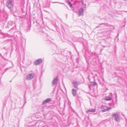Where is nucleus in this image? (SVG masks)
I'll use <instances>...</instances> for the list:
<instances>
[{
    "label": "nucleus",
    "mask_w": 127,
    "mask_h": 127,
    "mask_svg": "<svg viewBox=\"0 0 127 127\" xmlns=\"http://www.w3.org/2000/svg\"><path fill=\"white\" fill-rule=\"evenodd\" d=\"M72 93L73 95V96H74L76 95L77 93L76 90L74 89H73L72 90Z\"/></svg>",
    "instance_id": "nucleus-10"
},
{
    "label": "nucleus",
    "mask_w": 127,
    "mask_h": 127,
    "mask_svg": "<svg viewBox=\"0 0 127 127\" xmlns=\"http://www.w3.org/2000/svg\"><path fill=\"white\" fill-rule=\"evenodd\" d=\"M112 95V94L111 93H110V96H111Z\"/></svg>",
    "instance_id": "nucleus-18"
},
{
    "label": "nucleus",
    "mask_w": 127,
    "mask_h": 127,
    "mask_svg": "<svg viewBox=\"0 0 127 127\" xmlns=\"http://www.w3.org/2000/svg\"><path fill=\"white\" fill-rule=\"evenodd\" d=\"M102 24H105V25H108V24H107V23H106V24H100V25H102Z\"/></svg>",
    "instance_id": "nucleus-17"
},
{
    "label": "nucleus",
    "mask_w": 127,
    "mask_h": 127,
    "mask_svg": "<svg viewBox=\"0 0 127 127\" xmlns=\"http://www.w3.org/2000/svg\"><path fill=\"white\" fill-rule=\"evenodd\" d=\"M92 83L93 84V85L94 86H95L97 85V83L95 82H93Z\"/></svg>",
    "instance_id": "nucleus-16"
},
{
    "label": "nucleus",
    "mask_w": 127,
    "mask_h": 127,
    "mask_svg": "<svg viewBox=\"0 0 127 127\" xmlns=\"http://www.w3.org/2000/svg\"><path fill=\"white\" fill-rule=\"evenodd\" d=\"M13 24H14V23H13V22L12 21H9L8 23V26H9V25L12 26L13 25Z\"/></svg>",
    "instance_id": "nucleus-13"
},
{
    "label": "nucleus",
    "mask_w": 127,
    "mask_h": 127,
    "mask_svg": "<svg viewBox=\"0 0 127 127\" xmlns=\"http://www.w3.org/2000/svg\"><path fill=\"white\" fill-rule=\"evenodd\" d=\"M68 3L70 7L72 6V4L70 1H68Z\"/></svg>",
    "instance_id": "nucleus-14"
},
{
    "label": "nucleus",
    "mask_w": 127,
    "mask_h": 127,
    "mask_svg": "<svg viewBox=\"0 0 127 127\" xmlns=\"http://www.w3.org/2000/svg\"><path fill=\"white\" fill-rule=\"evenodd\" d=\"M111 109V107H109L107 108L104 109L103 110H102V112H104L107 111Z\"/></svg>",
    "instance_id": "nucleus-11"
},
{
    "label": "nucleus",
    "mask_w": 127,
    "mask_h": 127,
    "mask_svg": "<svg viewBox=\"0 0 127 127\" xmlns=\"http://www.w3.org/2000/svg\"><path fill=\"white\" fill-rule=\"evenodd\" d=\"M24 99L25 100V99H25V98H24Z\"/></svg>",
    "instance_id": "nucleus-23"
},
{
    "label": "nucleus",
    "mask_w": 127,
    "mask_h": 127,
    "mask_svg": "<svg viewBox=\"0 0 127 127\" xmlns=\"http://www.w3.org/2000/svg\"><path fill=\"white\" fill-rule=\"evenodd\" d=\"M72 84H73L74 87L77 89L78 87V86L79 85V83L77 81H74L73 82Z\"/></svg>",
    "instance_id": "nucleus-6"
},
{
    "label": "nucleus",
    "mask_w": 127,
    "mask_h": 127,
    "mask_svg": "<svg viewBox=\"0 0 127 127\" xmlns=\"http://www.w3.org/2000/svg\"><path fill=\"white\" fill-rule=\"evenodd\" d=\"M81 2H82V3H83V1H81Z\"/></svg>",
    "instance_id": "nucleus-19"
},
{
    "label": "nucleus",
    "mask_w": 127,
    "mask_h": 127,
    "mask_svg": "<svg viewBox=\"0 0 127 127\" xmlns=\"http://www.w3.org/2000/svg\"><path fill=\"white\" fill-rule=\"evenodd\" d=\"M42 61L41 59H38L37 60L35 61L34 63V64L35 65H37L41 64Z\"/></svg>",
    "instance_id": "nucleus-5"
},
{
    "label": "nucleus",
    "mask_w": 127,
    "mask_h": 127,
    "mask_svg": "<svg viewBox=\"0 0 127 127\" xmlns=\"http://www.w3.org/2000/svg\"><path fill=\"white\" fill-rule=\"evenodd\" d=\"M51 100V98H47L44 100L42 102V104L43 105H44L46 103H48Z\"/></svg>",
    "instance_id": "nucleus-8"
},
{
    "label": "nucleus",
    "mask_w": 127,
    "mask_h": 127,
    "mask_svg": "<svg viewBox=\"0 0 127 127\" xmlns=\"http://www.w3.org/2000/svg\"><path fill=\"white\" fill-rule=\"evenodd\" d=\"M58 80V77L57 76L54 78L52 81V85L53 86H55L57 84Z\"/></svg>",
    "instance_id": "nucleus-3"
},
{
    "label": "nucleus",
    "mask_w": 127,
    "mask_h": 127,
    "mask_svg": "<svg viewBox=\"0 0 127 127\" xmlns=\"http://www.w3.org/2000/svg\"><path fill=\"white\" fill-rule=\"evenodd\" d=\"M106 107V106H103V105H102L101 107V109H104Z\"/></svg>",
    "instance_id": "nucleus-15"
},
{
    "label": "nucleus",
    "mask_w": 127,
    "mask_h": 127,
    "mask_svg": "<svg viewBox=\"0 0 127 127\" xmlns=\"http://www.w3.org/2000/svg\"><path fill=\"white\" fill-rule=\"evenodd\" d=\"M84 10V9L83 8L81 7L79 11V16L83 15Z\"/></svg>",
    "instance_id": "nucleus-7"
},
{
    "label": "nucleus",
    "mask_w": 127,
    "mask_h": 127,
    "mask_svg": "<svg viewBox=\"0 0 127 127\" xmlns=\"http://www.w3.org/2000/svg\"><path fill=\"white\" fill-rule=\"evenodd\" d=\"M34 76V75L33 73L29 74L26 77V79L29 80L32 79Z\"/></svg>",
    "instance_id": "nucleus-2"
},
{
    "label": "nucleus",
    "mask_w": 127,
    "mask_h": 127,
    "mask_svg": "<svg viewBox=\"0 0 127 127\" xmlns=\"http://www.w3.org/2000/svg\"><path fill=\"white\" fill-rule=\"evenodd\" d=\"M96 109H89L88 110L86 111V112L87 113L93 112H95L96 111Z\"/></svg>",
    "instance_id": "nucleus-9"
},
{
    "label": "nucleus",
    "mask_w": 127,
    "mask_h": 127,
    "mask_svg": "<svg viewBox=\"0 0 127 127\" xmlns=\"http://www.w3.org/2000/svg\"><path fill=\"white\" fill-rule=\"evenodd\" d=\"M57 3V2H54V3Z\"/></svg>",
    "instance_id": "nucleus-21"
},
{
    "label": "nucleus",
    "mask_w": 127,
    "mask_h": 127,
    "mask_svg": "<svg viewBox=\"0 0 127 127\" xmlns=\"http://www.w3.org/2000/svg\"><path fill=\"white\" fill-rule=\"evenodd\" d=\"M6 5L7 7L11 11L12 10L13 6L14 5L13 0H7L6 2Z\"/></svg>",
    "instance_id": "nucleus-1"
},
{
    "label": "nucleus",
    "mask_w": 127,
    "mask_h": 127,
    "mask_svg": "<svg viewBox=\"0 0 127 127\" xmlns=\"http://www.w3.org/2000/svg\"><path fill=\"white\" fill-rule=\"evenodd\" d=\"M25 103L24 104H25L26 103V101H25Z\"/></svg>",
    "instance_id": "nucleus-20"
},
{
    "label": "nucleus",
    "mask_w": 127,
    "mask_h": 127,
    "mask_svg": "<svg viewBox=\"0 0 127 127\" xmlns=\"http://www.w3.org/2000/svg\"><path fill=\"white\" fill-rule=\"evenodd\" d=\"M112 116L114 118L115 121H117L119 120V115L118 113H114L112 115Z\"/></svg>",
    "instance_id": "nucleus-4"
},
{
    "label": "nucleus",
    "mask_w": 127,
    "mask_h": 127,
    "mask_svg": "<svg viewBox=\"0 0 127 127\" xmlns=\"http://www.w3.org/2000/svg\"><path fill=\"white\" fill-rule=\"evenodd\" d=\"M111 98L109 97H107L105 98V99L107 101H109L111 100Z\"/></svg>",
    "instance_id": "nucleus-12"
},
{
    "label": "nucleus",
    "mask_w": 127,
    "mask_h": 127,
    "mask_svg": "<svg viewBox=\"0 0 127 127\" xmlns=\"http://www.w3.org/2000/svg\"><path fill=\"white\" fill-rule=\"evenodd\" d=\"M89 88L90 89V87L89 86Z\"/></svg>",
    "instance_id": "nucleus-22"
}]
</instances>
